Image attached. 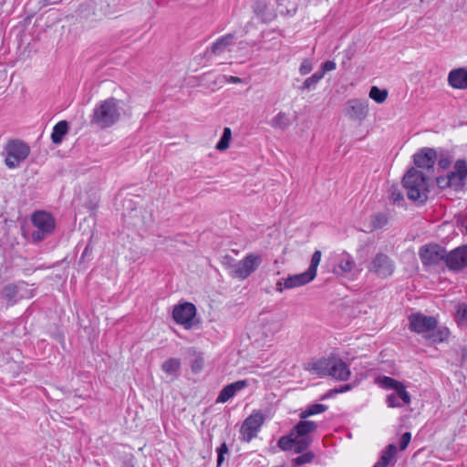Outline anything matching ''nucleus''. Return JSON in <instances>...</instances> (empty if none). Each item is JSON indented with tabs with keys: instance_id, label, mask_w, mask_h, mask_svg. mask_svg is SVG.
Instances as JSON below:
<instances>
[{
	"instance_id": "48",
	"label": "nucleus",
	"mask_w": 467,
	"mask_h": 467,
	"mask_svg": "<svg viewBox=\"0 0 467 467\" xmlns=\"http://www.w3.org/2000/svg\"><path fill=\"white\" fill-rule=\"evenodd\" d=\"M388 465L389 464L385 462V460H381L379 458L373 467H387Z\"/></svg>"
},
{
	"instance_id": "7",
	"label": "nucleus",
	"mask_w": 467,
	"mask_h": 467,
	"mask_svg": "<svg viewBox=\"0 0 467 467\" xmlns=\"http://www.w3.org/2000/svg\"><path fill=\"white\" fill-rule=\"evenodd\" d=\"M31 223L36 228L31 234V238L34 242L44 240L53 233L56 226L54 217L45 211L35 212L31 215Z\"/></svg>"
},
{
	"instance_id": "14",
	"label": "nucleus",
	"mask_w": 467,
	"mask_h": 467,
	"mask_svg": "<svg viewBox=\"0 0 467 467\" xmlns=\"http://www.w3.org/2000/svg\"><path fill=\"white\" fill-rule=\"evenodd\" d=\"M328 370L327 377H331L339 381L348 380L351 375L348 364L336 355L329 356Z\"/></svg>"
},
{
	"instance_id": "29",
	"label": "nucleus",
	"mask_w": 467,
	"mask_h": 467,
	"mask_svg": "<svg viewBox=\"0 0 467 467\" xmlns=\"http://www.w3.org/2000/svg\"><path fill=\"white\" fill-rule=\"evenodd\" d=\"M290 125L288 115L285 112H279L271 120V126L275 129L285 130Z\"/></svg>"
},
{
	"instance_id": "13",
	"label": "nucleus",
	"mask_w": 467,
	"mask_h": 467,
	"mask_svg": "<svg viewBox=\"0 0 467 467\" xmlns=\"http://www.w3.org/2000/svg\"><path fill=\"white\" fill-rule=\"evenodd\" d=\"M419 255L425 265H436L446 259L445 249L436 244H428L420 247Z\"/></svg>"
},
{
	"instance_id": "46",
	"label": "nucleus",
	"mask_w": 467,
	"mask_h": 467,
	"mask_svg": "<svg viewBox=\"0 0 467 467\" xmlns=\"http://www.w3.org/2000/svg\"><path fill=\"white\" fill-rule=\"evenodd\" d=\"M351 389H352V386L350 384H347V385L341 387L340 389H336L331 390V392L343 393V392L350 390Z\"/></svg>"
},
{
	"instance_id": "19",
	"label": "nucleus",
	"mask_w": 467,
	"mask_h": 467,
	"mask_svg": "<svg viewBox=\"0 0 467 467\" xmlns=\"http://www.w3.org/2000/svg\"><path fill=\"white\" fill-rule=\"evenodd\" d=\"M347 111L350 118L362 120L368 114V102L367 99H350L348 102Z\"/></svg>"
},
{
	"instance_id": "33",
	"label": "nucleus",
	"mask_w": 467,
	"mask_h": 467,
	"mask_svg": "<svg viewBox=\"0 0 467 467\" xmlns=\"http://www.w3.org/2000/svg\"><path fill=\"white\" fill-rule=\"evenodd\" d=\"M369 98L377 103H383L388 98V91L373 86L369 90Z\"/></svg>"
},
{
	"instance_id": "51",
	"label": "nucleus",
	"mask_w": 467,
	"mask_h": 467,
	"mask_svg": "<svg viewBox=\"0 0 467 467\" xmlns=\"http://www.w3.org/2000/svg\"><path fill=\"white\" fill-rule=\"evenodd\" d=\"M57 2H58V0H53V1H51V3H52V4H56V3H57Z\"/></svg>"
},
{
	"instance_id": "52",
	"label": "nucleus",
	"mask_w": 467,
	"mask_h": 467,
	"mask_svg": "<svg viewBox=\"0 0 467 467\" xmlns=\"http://www.w3.org/2000/svg\"><path fill=\"white\" fill-rule=\"evenodd\" d=\"M466 233H467V225H466Z\"/></svg>"
},
{
	"instance_id": "25",
	"label": "nucleus",
	"mask_w": 467,
	"mask_h": 467,
	"mask_svg": "<svg viewBox=\"0 0 467 467\" xmlns=\"http://www.w3.org/2000/svg\"><path fill=\"white\" fill-rule=\"evenodd\" d=\"M317 428V425L315 421L301 420L295 426L292 431L296 437H307V435L315 431Z\"/></svg>"
},
{
	"instance_id": "32",
	"label": "nucleus",
	"mask_w": 467,
	"mask_h": 467,
	"mask_svg": "<svg viewBox=\"0 0 467 467\" xmlns=\"http://www.w3.org/2000/svg\"><path fill=\"white\" fill-rule=\"evenodd\" d=\"M231 138H232V130L230 128L225 127L223 129V135H222L220 140L217 142L215 148L221 151L225 150L226 149L229 148Z\"/></svg>"
},
{
	"instance_id": "41",
	"label": "nucleus",
	"mask_w": 467,
	"mask_h": 467,
	"mask_svg": "<svg viewBox=\"0 0 467 467\" xmlns=\"http://www.w3.org/2000/svg\"><path fill=\"white\" fill-rule=\"evenodd\" d=\"M312 70H313L312 59H310V58L303 59V61L301 62L299 68H298L300 75L306 76V75L309 74Z\"/></svg>"
},
{
	"instance_id": "15",
	"label": "nucleus",
	"mask_w": 467,
	"mask_h": 467,
	"mask_svg": "<svg viewBox=\"0 0 467 467\" xmlns=\"http://www.w3.org/2000/svg\"><path fill=\"white\" fill-rule=\"evenodd\" d=\"M446 265L451 270L467 267V245L457 247L446 255Z\"/></svg>"
},
{
	"instance_id": "39",
	"label": "nucleus",
	"mask_w": 467,
	"mask_h": 467,
	"mask_svg": "<svg viewBox=\"0 0 467 467\" xmlns=\"http://www.w3.org/2000/svg\"><path fill=\"white\" fill-rule=\"evenodd\" d=\"M315 458V454L312 451H306L299 455L293 460L294 465L299 466L305 463L311 462Z\"/></svg>"
},
{
	"instance_id": "22",
	"label": "nucleus",
	"mask_w": 467,
	"mask_h": 467,
	"mask_svg": "<svg viewBox=\"0 0 467 467\" xmlns=\"http://www.w3.org/2000/svg\"><path fill=\"white\" fill-rule=\"evenodd\" d=\"M448 83L453 88H467V69L464 67L452 69L448 75Z\"/></svg>"
},
{
	"instance_id": "38",
	"label": "nucleus",
	"mask_w": 467,
	"mask_h": 467,
	"mask_svg": "<svg viewBox=\"0 0 467 467\" xmlns=\"http://www.w3.org/2000/svg\"><path fill=\"white\" fill-rule=\"evenodd\" d=\"M310 444V440L308 437H296L295 438L294 449L295 452L302 453L304 451L307 449Z\"/></svg>"
},
{
	"instance_id": "23",
	"label": "nucleus",
	"mask_w": 467,
	"mask_h": 467,
	"mask_svg": "<svg viewBox=\"0 0 467 467\" xmlns=\"http://www.w3.org/2000/svg\"><path fill=\"white\" fill-rule=\"evenodd\" d=\"M282 327L283 324L277 318L262 319V332L265 339H272Z\"/></svg>"
},
{
	"instance_id": "20",
	"label": "nucleus",
	"mask_w": 467,
	"mask_h": 467,
	"mask_svg": "<svg viewBox=\"0 0 467 467\" xmlns=\"http://www.w3.org/2000/svg\"><path fill=\"white\" fill-rule=\"evenodd\" d=\"M437 152L431 148H424L420 151L414 154V163L417 167L422 169L433 168L436 161Z\"/></svg>"
},
{
	"instance_id": "47",
	"label": "nucleus",
	"mask_w": 467,
	"mask_h": 467,
	"mask_svg": "<svg viewBox=\"0 0 467 467\" xmlns=\"http://www.w3.org/2000/svg\"><path fill=\"white\" fill-rule=\"evenodd\" d=\"M228 452V448L225 443H223L220 447L217 448V453L225 454Z\"/></svg>"
},
{
	"instance_id": "12",
	"label": "nucleus",
	"mask_w": 467,
	"mask_h": 467,
	"mask_svg": "<svg viewBox=\"0 0 467 467\" xmlns=\"http://www.w3.org/2000/svg\"><path fill=\"white\" fill-rule=\"evenodd\" d=\"M3 297L8 304L14 305L19 300L29 299L34 296L33 290L25 282L6 285L2 291Z\"/></svg>"
},
{
	"instance_id": "3",
	"label": "nucleus",
	"mask_w": 467,
	"mask_h": 467,
	"mask_svg": "<svg viewBox=\"0 0 467 467\" xmlns=\"http://www.w3.org/2000/svg\"><path fill=\"white\" fill-rule=\"evenodd\" d=\"M402 182L409 199L420 203L426 202L428 199L429 182L422 171L415 168L410 169L404 175Z\"/></svg>"
},
{
	"instance_id": "45",
	"label": "nucleus",
	"mask_w": 467,
	"mask_h": 467,
	"mask_svg": "<svg viewBox=\"0 0 467 467\" xmlns=\"http://www.w3.org/2000/svg\"><path fill=\"white\" fill-rule=\"evenodd\" d=\"M439 166L441 168V169H447L450 167L451 165V161L448 159V158H442L441 160H439V162H438Z\"/></svg>"
},
{
	"instance_id": "42",
	"label": "nucleus",
	"mask_w": 467,
	"mask_h": 467,
	"mask_svg": "<svg viewBox=\"0 0 467 467\" xmlns=\"http://www.w3.org/2000/svg\"><path fill=\"white\" fill-rule=\"evenodd\" d=\"M410 440H411L410 432L403 433L401 438H400V450H405L408 447Z\"/></svg>"
},
{
	"instance_id": "35",
	"label": "nucleus",
	"mask_w": 467,
	"mask_h": 467,
	"mask_svg": "<svg viewBox=\"0 0 467 467\" xmlns=\"http://www.w3.org/2000/svg\"><path fill=\"white\" fill-rule=\"evenodd\" d=\"M295 438L296 435L292 431L288 435L281 437L278 441L279 448L283 451L292 450L295 443Z\"/></svg>"
},
{
	"instance_id": "43",
	"label": "nucleus",
	"mask_w": 467,
	"mask_h": 467,
	"mask_svg": "<svg viewBox=\"0 0 467 467\" xmlns=\"http://www.w3.org/2000/svg\"><path fill=\"white\" fill-rule=\"evenodd\" d=\"M336 67L337 65L334 61L328 60L321 65V70H319L318 72H324L325 74L326 72H329L336 69Z\"/></svg>"
},
{
	"instance_id": "44",
	"label": "nucleus",
	"mask_w": 467,
	"mask_h": 467,
	"mask_svg": "<svg viewBox=\"0 0 467 467\" xmlns=\"http://www.w3.org/2000/svg\"><path fill=\"white\" fill-rule=\"evenodd\" d=\"M391 199L394 202H400L403 200L402 192L398 189H392L391 191Z\"/></svg>"
},
{
	"instance_id": "31",
	"label": "nucleus",
	"mask_w": 467,
	"mask_h": 467,
	"mask_svg": "<svg viewBox=\"0 0 467 467\" xmlns=\"http://www.w3.org/2000/svg\"><path fill=\"white\" fill-rule=\"evenodd\" d=\"M180 360L174 358L165 360L161 365L162 370L168 375L175 374L180 369Z\"/></svg>"
},
{
	"instance_id": "21",
	"label": "nucleus",
	"mask_w": 467,
	"mask_h": 467,
	"mask_svg": "<svg viewBox=\"0 0 467 467\" xmlns=\"http://www.w3.org/2000/svg\"><path fill=\"white\" fill-rule=\"evenodd\" d=\"M249 385L248 380L243 379V380H237L235 382H233L231 384L226 385L223 388V389L220 391L216 402L217 403H224L227 402L230 399H232L238 391L242 390L243 389L246 388Z\"/></svg>"
},
{
	"instance_id": "18",
	"label": "nucleus",
	"mask_w": 467,
	"mask_h": 467,
	"mask_svg": "<svg viewBox=\"0 0 467 467\" xmlns=\"http://www.w3.org/2000/svg\"><path fill=\"white\" fill-rule=\"evenodd\" d=\"M329 356L327 358H312L305 365V369L312 376L319 378L327 377Z\"/></svg>"
},
{
	"instance_id": "30",
	"label": "nucleus",
	"mask_w": 467,
	"mask_h": 467,
	"mask_svg": "<svg viewBox=\"0 0 467 467\" xmlns=\"http://www.w3.org/2000/svg\"><path fill=\"white\" fill-rule=\"evenodd\" d=\"M327 410V406L324 404H312L309 405L304 411L301 412L300 417L306 419L307 417L320 414Z\"/></svg>"
},
{
	"instance_id": "17",
	"label": "nucleus",
	"mask_w": 467,
	"mask_h": 467,
	"mask_svg": "<svg viewBox=\"0 0 467 467\" xmlns=\"http://www.w3.org/2000/svg\"><path fill=\"white\" fill-rule=\"evenodd\" d=\"M356 263L353 256L346 251L337 255V265L333 272L337 275H348L354 272Z\"/></svg>"
},
{
	"instance_id": "27",
	"label": "nucleus",
	"mask_w": 467,
	"mask_h": 467,
	"mask_svg": "<svg viewBox=\"0 0 467 467\" xmlns=\"http://www.w3.org/2000/svg\"><path fill=\"white\" fill-rule=\"evenodd\" d=\"M324 78V72H316L312 76L306 78L300 88L303 91H311L317 88L319 81Z\"/></svg>"
},
{
	"instance_id": "9",
	"label": "nucleus",
	"mask_w": 467,
	"mask_h": 467,
	"mask_svg": "<svg viewBox=\"0 0 467 467\" xmlns=\"http://www.w3.org/2000/svg\"><path fill=\"white\" fill-rule=\"evenodd\" d=\"M196 307L192 303L184 302L173 307V320L185 329H191L196 324Z\"/></svg>"
},
{
	"instance_id": "37",
	"label": "nucleus",
	"mask_w": 467,
	"mask_h": 467,
	"mask_svg": "<svg viewBox=\"0 0 467 467\" xmlns=\"http://www.w3.org/2000/svg\"><path fill=\"white\" fill-rule=\"evenodd\" d=\"M388 219L383 213L373 214L370 218V224L372 229H380L387 224Z\"/></svg>"
},
{
	"instance_id": "16",
	"label": "nucleus",
	"mask_w": 467,
	"mask_h": 467,
	"mask_svg": "<svg viewBox=\"0 0 467 467\" xmlns=\"http://www.w3.org/2000/svg\"><path fill=\"white\" fill-rule=\"evenodd\" d=\"M314 278L306 272L290 275L284 281L276 283V291L282 293L285 289H292L310 283Z\"/></svg>"
},
{
	"instance_id": "10",
	"label": "nucleus",
	"mask_w": 467,
	"mask_h": 467,
	"mask_svg": "<svg viewBox=\"0 0 467 467\" xmlns=\"http://www.w3.org/2000/svg\"><path fill=\"white\" fill-rule=\"evenodd\" d=\"M368 270L379 278H387L394 273L395 264L389 255L379 253L368 263Z\"/></svg>"
},
{
	"instance_id": "49",
	"label": "nucleus",
	"mask_w": 467,
	"mask_h": 467,
	"mask_svg": "<svg viewBox=\"0 0 467 467\" xmlns=\"http://www.w3.org/2000/svg\"><path fill=\"white\" fill-rule=\"evenodd\" d=\"M223 460H224V454L218 453L217 465L221 466V464L223 463Z\"/></svg>"
},
{
	"instance_id": "40",
	"label": "nucleus",
	"mask_w": 467,
	"mask_h": 467,
	"mask_svg": "<svg viewBox=\"0 0 467 467\" xmlns=\"http://www.w3.org/2000/svg\"><path fill=\"white\" fill-rule=\"evenodd\" d=\"M396 452H397V447L394 444H389L382 451L380 459L385 460V462L389 464L390 462V461L393 459Z\"/></svg>"
},
{
	"instance_id": "2",
	"label": "nucleus",
	"mask_w": 467,
	"mask_h": 467,
	"mask_svg": "<svg viewBox=\"0 0 467 467\" xmlns=\"http://www.w3.org/2000/svg\"><path fill=\"white\" fill-rule=\"evenodd\" d=\"M409 329L411 332L421 335L431 342L438 343L444 341L449 336L448 328H437L438 321L433 317L425 316L421 313H414L409 316Z\"/></svg>"
},
{
	"instance_id": "11",
	"label": "nucleus",
	"mask_w": 467,
	"mask_h": 467,
	"mask_svg": "<svg viewBox=\"0 0 467 467\" xmlns=\"http://www.w3.org/2000/svg\"><path fill=\"white\" fill-rule=\"evenodd\" d=\"M265 417L261 411H254L243 422L240 434L241 439L246 442L251 441L255 438L264 424Z\"/></svg>"
},
{
	"instance_id": "4",
	"label": "nucleus",
	"mask_w": 467,
	"mask_h": 467,
	"mask_svg": "<svg viewBox=\"0 0 467 467\" xmlns=\"http://www.w3.org/2000/svg\"><path fill=\"white\" fill-rule=\"evenodd\" d=\"M226 268L233 278L245 280L248 278L263 262V257L259 254L249 253L242 260L235 261L226 257Z\"/></svg>"
},
{
	"instance_id": "26",
	"label": "nucleus",
	"mask_w": 467,
	"mask_h": 467,
	"mask_svg": "<svg viewBox=\"0 0 467 467\" xmlns=\"http://www.w3.org/2000/svg\"><path fill=\"white\" fill-rule=\"evenodd\" d=\"M68 124L66 120L57 122L52 130L51 140L55 144H60L64 136L67 133Z\"/></svg>"
},
{
	"instance_id": "36",
	"label": "nucleus",
	"mask_w": 467,
	"mask_h": 467,
	"mask_svg": "<svg viewBox=\"0 0 467 467\" xmlns=\"http://www.w3.org/2000/svg\"><path fill=\"white\" fill-rule=\"evenodd\" d=\"M192 351L193 356H194V358H193V359L192 360V363H191L192 370L194 373H198V372H200L203 368L204 358H203L202 354L197 353L193 349H192Z\"/></svg>"
},
{
	"instance_id": "1",
	"label": "nucleus",
	"mask_w": 467,
	"mask_h": 467,
	"mask_svg": "<svg viewBox=\"0 0 467 467\" xmlns=\"http://www.w3.org/2000/svg\"><path fill=\"white\" fill-rule=\"evenodd\" d=\"M124 113V102L110 97L95 105L90 122L99 129H108L117 124Z\"/></svg>"
},
{
	"instance_id": "8",
	"label": "nucleus",
	"mask_w": 467,
	"mask_h": 467,
	"mask_svg": "<svg viewBox=\"0 0 467 467\" xmlns=\"http://www.w3.org/2000/svg\"><path fill=\"white\" fill-rule=\"evenodd\" d=\"M5 165L9 169L17 168L30 153L29 146L17 140H10L5 147Z\"/></svg>"
},
{
	"instance_id": "50",
	"label": "nucleus",
	"mask_w": 467,
	"mask_h": 467,
	"mask_svg": "<svg viewBox=\"0 0 467 467\" xmlns=\"http://www.w3.org/2000/svg\"><path fill=\"white\" fill-rule=\"evenodd\" d=\"M229 81L232 83H241L242 79L238 77H230Z\"/></svg>"
},
{
	"instance_id": "28",
	"label": "nucleus",
	"mask_w": 467,
	"mask_h": 467,
	"mask_svg": "<svg viewBox=\"0 0 467 467\" xmlns=\"http://www.w3.org/2000/svg\"><path fill=\"white\" fill-rule=\"evenodd\" d=\"M454 320L459 327H467V305L465 303L457 306Z\"/></svg>"
},
{
	"instance_id": "6",
	"label": "nucleus",
	"mask_w": 467,
	"mask_h": 467,
	"mask_svg": "<svg viewBox=\"0 0 467 467\" xmlns=\"http://www.w3.org/2000/svg\"><path fill=\"white\" fill-rule=\"evenodd\" d=\"M441 189L451 188L454 191H461L467 182V160L458 159L454 161L452 170L444 176L436 179Z\"/></svg>"
},
{
	"instance_id": "24",
	"label": "nucleus",
	"mask_w": 467,
	"mask_h": 467,
	"mask_svg": "<svg viewBox=\"0 0 467 467\" xmlns=\"http://www.w3.org/2000/svg\"><path fill=\"white\" fill-rule=\"evenodd\" d=\"M233 40L234 35L232 34H228L220 37L215 43L213 44L211 47L212 53L216 56H221L225 52H230Z\"/></svg>"
},
{
	"instance_id": "5",
	"label": "nucleus",
	"mask_w": 467,
	"mask_h": 467,
	"mask_svg": "<svg viewBox=\"0 0 467 467\" xmlns=\"http://www.w3.org/2000/svg\"><path fill=\"white\" fill-rule=\"evenodd\" d=\"M376 383L382 389H391L392 393L387 395L386 402L389 408H400L410 403V395L404 384L390 377H378Z\"/></svg>"
},
{
	"instance_id": "34",
	"label": "nucleus",
	"mask_w": 467,
	"mask_h": 467,
	"mask_svg": "<svg viewBox=\"0 0 467 467\" xmlns=\"http://www.w3.org/2000/svg\"><path fill=\"white\" fill-rule=\"evenodd\" d=\"M322 254L319 250L314 252L311 257V262L306 272L315 279L317 276V266L320 264Z\"/></svg>"
}]
</instances>
